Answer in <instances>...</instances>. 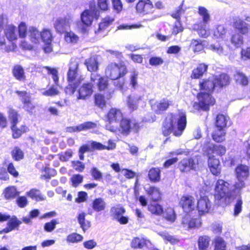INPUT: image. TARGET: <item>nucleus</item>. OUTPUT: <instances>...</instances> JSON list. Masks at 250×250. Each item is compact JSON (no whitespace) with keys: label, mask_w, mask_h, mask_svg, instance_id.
Here are the masks:
<instances>
[{"label":"nucleus","mask_w":250,"mask_h":250,"mask_svg":"<svg viewBox=\"0 0 250 250\" xmlns=\"http://www.w3.org/2000/svg\"><path fill=\"white\" fill-rule=\"evenodd\" d=\"M228 117L223 114H219L216 118L215 125L217 129H224L227 126Z\"/></svg>","instance_id":"nucleus-29"},{"label":"nucleus","mask_w":250,"mask_h":250,"mask_svg":"<svg viewBox=\"0 0 250 250\" xmlns=\"http://www.w3.org/2000/svg\"><path fill=\"white\" fill-rule=\"evenodd\" d=\"M57 224L58 222L55 219H52L50 222L45 223L43 227L44 231L47 232L53 231Z\"/></svg>","instance_id":"nucleus-56"},{"label":"nucleus","mask_w":250,"mask_h":250,"mask_svg":"<svg viewBox=\"0 0 250 250\" xmlns=\"http://www.w3.org/2000/svg\"><path fill=\"white\" fill-rule=\"evenodd\" d=\"M105 206V202L102 198L95 199L92 204L93 209L96 212H100L104 210Z\"/></svg>","instance_id":"nucleus-25"},{"label":"nucleus","mask_w":250,"mask_h":250,"mask_svg":"<svg viewBox=\"0 0 250 250\" xmlns=\"http://www.w3.org/2000/svg\"><path fill=\"white\" fill-rule=\"evenodd\" d=\"M19 192L14 187H10L4 190V197L6 199H11L15 198L19 195Z\"/></svg>","instance_id":"nucleus-35"},{"label":"nucleus","mask_w":250,"mask_h":250,"mask_svg":"<svg viewBox=\"0 0 250 250\" xmlns=\"http://www.w3.org/2000/svg\"><path fill=\"white\" fill-rule=\"evenodd\" d=\"M208 165L211 172L213 175H218L220 173L221 167L218 159L215 158L214 156H209L208 159Z\"/></svg>","instance_id":"nucleus-16"},{"label":"nucleus","mask_w":250,"mask_h":250,"mask_svg":"<svg viewBox=\"0 0 250 250\" xmlns=\"http://www.w3.org/2000/svg\"><path fill=\"white\" fill-rule=\"evenodd\" d=\"M122 116V113L120 110L111 108L107 115V119L109 124L106 125V128L111 132H115L117 126L111 125V124L119 122L121 120Z\"/></svg>","instance_id":"nucleus-8"},{"label":"nucleus","mask_w":250,"mask_h":250,"mask_svg":"<svg viewBox=\"0 0 250 250\" xmlns=\"http://www.w3.org/2000/svg\"><path fill=\"white\" fill-rule=\"evenodd\" d=\"M12 73L13 76L17 80L21 82H24L26 80L24 70L20 65H15L12 69Z\"/></svg>","instance_id":"nucleus-20"},{"label":"nucleus","mask_w":250,"mask_h":250,"mask_svg":"<svg viewBox=\"0 0 250 250\" xmlns=\"http://www.w3.org/2000/svg\"><path fill=\"white\" fill-rule=\"evenodd\" d=\"M71 18L69 16L58 18L54 22V27L56 32L65 33L70 29Z\"/></svg>","instance_id":"nucleus-9"},{"label":"nucleus","mask_w":250,"mask_h":250,"mask_svg":"<svg viewBox=\"0 0 250 250\" xmlns=\"http://www.w3.org/2000/svg\"><path fill=\"white\" fill-rule=\"evenodd\" d=\"M90 80L96 84L99 91H104L106 89L108 86L107 78L101 76L96 73H92L90 76Z\"/></svg>","instance_id":"nucleus-10"},{"label":"nucleus","mask_w":250,"mask_h":250,"mask_svg":"<svg viewBox=\"0 0 250 250\" xmlns=\"http://www.w3.org/2000/svg\"><path fill=\"white\" fill-rule=\"evenodd\" d=\"M78 99L85 100L93 93V84L90 83H84L78 90Z\"/></svg>","instance_id":"nucleus-11"},{"label":"nucleus","mask_w":250,"mask_h":250,"mask_svg":"<svg viewBox=\"0 0 250 250\" xmlns=\"http://www.w3.org/2000/svg\"><path fill=\"white\" fill-rule=\"evenodd\" d=\"M171 104V102L168 99L163 98L159 102H157L153 105V108L156 114H160L163 112L167 109L169 106Z\"/></svg>","instance_id":"nucleus-17"},{"label":"nucleus","mask_w":250,"mask_h":250,"mask_svg":"<svg viewBox=\"0 0 250 250\" xmlns=\"http://www.w3.org/2000/svg\"><path fill=\"white\" fill-rule=\"evenodd\" d=\"M225 241L221 237H217L215 240L214 250H226Z\"/></svg>","instance_id":"nucleus-58"},{"label":"nucleus","mask_w":250,"mask_h":250,"mask_svg":"<svg viewBox=\"0 0 250 250\" xmlns=\"http://www.w3.org/2000/svg\"><path fill=\"white\" fill-rule=\"evenodd\" d=\"M163 63V59L160 57H151L149 60V63L151 66H157L162 65Z\"/></svg>","instance_id":"nucleus-60"},{"label":"nucleus","mask_w":250,"mask_h":250,"mask_svg":"<svg viewBox=\"0 0 250 250\" xmlns=\"http://www.w3.org/2000/svg\"><path fill=\"white\" fill-rule=\"evenodd\" d=\"M235 173L237 182L229 187V184L222 179L218 180L215 187V197L218 199L225 198L229 200L234 198L241 194V189L245 187L244 180L249 174L248 167L246 166L239 165L235 168Z\"/></svg>","instance_id":"nucleus-1"},{"label":"nucleus","mask_w":250,"mask_h":250,"mask_svg":"<svg viewBox=\"0 0 250 250\" xmlns=\"http://www.w3.org/2000/svg\"><path fill=\"white\" fill-rule=\"evenodd\" d=\"M97 125L96 123L92 122H86L81 124L78 125V131L83 130H86L90 129H93L96 127Z\"/></svg>","instance_id":"nucleus-51"},{"label":"nucleus","mask_w":250,"mask_h":250,"mask_svg":"<svg viewBox=\"0 0 250 250\" xmlns=\"http://www.w3.org/2000/svg\"><path fill=\"white\" fill-rule=\"evenodd\" d=\"M68 85L65 88L64 91L66 94L71 95L76 91L80 82H68Z\"/></svg>","instance_id":"nucleus-42"},{"label":"nucleus","mask_w":250,"mask_h":250,"mask_svg":"<svg viewBox=\"0 0 250 250\" xmlns=\"http://www.w3.org/2000/svg\"><path fill=\"white\" fill-rule=\"evenodd\" d=\"M211 207L210 202L207 196L200 197L197 202V208L199 215L208 212Z\"/></svg>","instance_id":"nucleus-12"},{"label":"nucleus","mask_w":250,"mask_h":250,"mask_svg":"<svg viewBox=\"0 0 250 250\" xmlns=\"http://www.w3.org/2000/svg\"><path fill=\"white\" fill-rule=\"evenodd\" d=\"M203 42V41L201 40L193 39L191 41L190 47L193 49L194 52H200L204 49Z\"/></svg>","instance_id":"nucleus-39"},{"label":"nucleus","mask_w":250,"mask_h":250,"mask_svg":"<svg viewBox=\"0 0 250 250\" xmlns=\"http://www.w3.org/2000/svg\"><path fill=\"white\" fill-rule=\"evenodd\" d=\"M17 28L13 24L7 25L4 29V35L9 41H13L18 39L16 34Z\"/></svg>","instance_id":"nucleus-19"},{"label":"nucleus","mask_w":250,"mask_h":250,"mask_svg":"<svg viewBox=\"0 0 250 250\" xmlns=\"http://www.w3.org/2000/svg\"><path fill=\"white\" fill-rule=\"evenodd\" d=\"M198 10L199 14L202 17L203 22L207 23L209 21L210 18L208 10L204 7L199 6Z\"/></svg>","instance_id":"nucleus-57"},{"label":"nucleus","mask_w":250,"mask_h":250,"mask_svg":"<svg viewBox=\"0 0 250 250\" xmlns=\"http://www.w3.org/2000/svg\"><path fill=\"white\" fill-rule=\"evenodd\" d=\"M41 40L44 43H51L53 40L52 35L49 29H44L41 32Z\"/></svg>","instance_id":"nucleus-36"},{"label":"nucleus","mask_w":250,"mask_h":250,"mask_svg":"<svg viewBox=\"0 0 250 250\" xmlns=\"http://www.w3.org/2000/svg\"><path fill=\"white\" fill-rule=\"evenodd\" d=\"M113 21V19L109 18H105L103 22H101L99 25V30L102 31L104 30Z\"/></svg>","instance_id":"nucleus-63"},{"label":"nucleus","mask_w":250,"mask_h":250,"mask_svg":"<svg viewBox=\"0 0 250 250\" xmlns=\"http://www.w3.org/2000/svg\"><path fill=\"white\" fill-rule=\"evenodd\" d=\"M125 212V208L124 207L120 206V205L112 207L110 210L111 216L116 220L117 218H119V217L121 215H123Z\"/></svg>","instance_id":"nucleus-30"},{"label":"nucleus","mask_w":250,"mask_h":250,"mask_svg":"<svg viewBox=\"0 0 250 250\" xmlns=\"http://www.w3.org/2000/svg\"><path fill=\"white\" fill-rule=\"evenodd\" d=\"M196 163L192 158H185L182 160L179 164L178 167L181 171L188 172L190 170H194L196 168Z\"/></svg>","instance_id":"nucleus-13"},{"label":"nucleus","mask_w":250,"mask_h":250,"mask_svg":"<svg viewBox=\"0 0 250 250\" xmlns=\"http://www.w3.org/2000/svg\"><path fill=\"white\" fill-rule=\"evenodd\" d=\"M12 158L17 161H20L23 158L24 154L22 151L19 147L16 146L11 151Z\"/></svg>","instance_id":"nucleus-46"},{"label":"nucleus","mask_w":250,"mask_h":250,"mask_svg":"<svg viewBox=\"0 0 250 250\" xmlns=\"http://www.w3.org/2000/svg\"><path fill=\"white\" fill-rule=\"evenodd\" d=\"M235 80L237 83L242 86L247 85L249 83V80L245 74L240 71H236L234 75Z\"/></svg>","instance_id":"nucleus-32"},{"label":"nucleus","mask_w":250,"mask_h":250,"mask_svg":"<svg viewBox=\"0 0 250 250\" xmlns=\"http://www.w3.org/2000/svg\"><path fill=\"white\" fill-rule=\"evenodd\" d=\"M179 205L186 213L182 218L183 227L188 229L199 227L201 225L200 220L196 218H192L190 214L196 208L194 198L189 195L183 196L180 201Z\"/></svg>","instance_id":"nucleus-4"},{"label":"nucleus","mask_w":250,"mask_h":250,"mask_svg":"<svg viewBox=\"0 0 250 250\" xmlns=\"http://www.w3.org/2000/svg\"><path fill=\"white\" fill-rule=\"evenodd\" d=\"M148 178L152 182H157L160 180L161 170L158 167H152L148 171Z\"/></svg>","instance_id":"nucleus-26"},{"label":"nucleus","mask_w":250,"mask_h":250,"mask_svg":"<svg viewBox=\"0 0 250 250\" xmlns=\"http://www.w3.org/2000/svg\"><path fill=\"white\" fill-rule=\"evenodd\" d=\"M225 134L224 129H217L212 133V137L214 141L218 143L222 142L225 140Z\"/></svg>","instance_id":"nucleus-38"},{"label":"nucleus","mask_w":250,"mask_h":250,"mask_svg":"<svg viewBox=\"0 0 250 250\" xmlns=\"http://www.w3.org/2000/svg\"><path fill=\"white\" fill-rule=\"evenodd\" d=\"M187 125V118L185 113L168 115L164 120L162 127L165 136L173 133L175 136H180Z\"/></svg>","instance_id":"nucleus-3"},{"label":"nucleus","mask_w":250,"mask_h":250,"mask_svg":"<svg viewBox=\"0 0 250 250\" xmlns=\"http://www.w3.org/2000/svg\"><path fill=\"white\" fill-rule=\"evenodd\" d=\"M73 152L71 149H69L64 152H62L60 154L59 158L62 161L66 162L72 157Z\"/></svg>","instance_id":"nucleus-64"},{"label":"nucleus","mask_w":250,"mask_h":250,"mask_svg":"<svg viewBox=\"0 0 250 250\" xmlns=\"http://www.w3.org/2000/svg\"><path fill=\"white\" fill-rule=\"evenodd\" d=\"M148 210L152 214L156 215H161L164 211L162 206L156 202L148 205Z\"/></svg>","instance_id":"nucleus-33"},{"label":"nucleus","mask_w":250,"mask_h":250,"mask_svg":"<svg viewBox=\"0 0 250 250\" xmlns=\"http://www.w3.org/2000/svg\"><path fill=\"white\" fill-rule=\"evenodd\" d=\"M141 97L139 96H129L128 97L127 104L128 107L132 110H134L137 109V102L140 100Z\"/></svg>","instance_id":"nucleus-40"},{"label":"nucleus","mask_w":250,"mask_h":250,"mask_svg":"<svg viewBox=\"0 0 250 250\" xmlns=\"http://www.w3.org/2000/svg\"><path fill=\"white\" fill-rule=\"evenodd\" d=\"M78 62L74 61L70 63L69 69L67 72V81L68 82H75L79 76L78 73Z\"/></svg>","instance_id":"nucleus-14"},{"label":"nucleus","mask_w":250,"mask_h":250,"mask_svg":"<svg viewBox=\"0 0 250 250\" xmlns=\"http://www.w3.org/2000/svg\"><path fill=\"white\" fill-rule=\"evenodd\" d=\"M11 128L13 132L12 136L14 139L20 138L23 133L25 132V130L19 129L16 125H12Z\"/></svg>","instance_id":"nucleus-61"},{"label":"nucleus","mask_w":250,"mask_h":250,"mask_svg":"<svg viewBox=\"0 0 250 250\" xmlns=\"http://www.w3.org/2000/svg\"><path fill=\"white\" fill-rule=\"evenodd\" d=\"M145 189L147 193L153 201H157L161 198V193L157 188L150 186L147 188H145Z\"/></svg>","instance_id":"nucleus-27"},{"label":"nucleus","mask_w":250,"mask_h":250,"mask_svg":"<svg viewBox=\"0 0 250 250\" xmlns=\"http://www.w3.org/2000/svg\"><path fill=\"white\" fill-rule=\"evenodd\" d=\"M208 65L205 63L199 64L196 68L192 70L191 78L193 79H199L202 77L203 74L207 72Z\"/></svg>","instance_id":"nucleus-21"},{"label":"nucleus","mask_w":250,"mask_h":250,"mask_svg":"<svg viewBox=\"0 0 250 250\" xmlns=\"http://www.w3.org/2000/svg\"><path fill=\"white\" fill-rule=\"evenodd\" d=\"M94 103L96 106L103 108L105 106L106 101L104 96L101 94H96L94 95Z\"/></svg>","instance_id":"nucleus-43"},{"label":"nucleus","mask_w":250,"mask_h":250,"mask_svg":"<svg viewBox=\"0 0 250 250\" xmlns=\"http://www.w3.org/2000/svg\"><path fill=\"white\" fill-rule=\"evenodd\" d=\"M28 33L31 41L35 43H39L41 41V32H40L38 29L33 27H29Z\"/></svg>","instance_id":"nucleus-23"},{"label":"nucleus","mask_w":250,"mask_h":250,"mask_svg":"<svg viewBox=\"0 0 250 250\" xmlns=\"http://www.w3.org/2000/svg\"><path fill=\"white\" fill-rule=\"evenodd\" d=\"M19 36L20 38L24 39L27 35V27L24 22H21L18 26Z\"/></svg>","instance_id":"nucleus-54"},{"label":"nucleus","mask_w":250,"mask_h":250,"mask_svg":"<svg viewBox=\"0 0 250 250\" xmlns=\"http://www.w3.org/2000/svg\"><path fill=\"white\" fill-rule=\"evenodd\" d=\"M72 167L73 168L79 172H82L85 168V165L82 162L77 161H72L71 162Z\"/></svg>","instance_id":"nucleus-59"},{"label":"nucleus","mask_w":250,"mask_h":250,"mask_svg":"<svg viewBox=\"0 0 250 250\" xmlns=\"http://www.w3.org/2000/svg\"><path fill=\"white\" fill-rule=\"evenodd\" d=\"M231 43L236 47H239L243 43V38L242 35L238 33L233 34L230 39Z\"/></svg>","instance_id":"nucleus-41"},{"label":"nucleus","mask_w":250,"mask_h":250,"mask_svg":"<svg viewBox=\"0 0 250 250\" xmlns=\"http://www.w3.org/2000/svg\"><path fill=\"white\" fill-rule=\"evenodd\" d=\"M235 27L242 34H246L248 32V24L241 20H238L234 22Z\"/></svg>","instance_id":"nucleus-31"},{"label":"nucleus","mask_w":250,"mask_h":250,"mask_svg":"<svg viewBox=\"0 0 250 250\" xmlns=\"http://www.w3.org/2000/svg\"><path fill=\"white\" fill-rule=\"evenodd\" d=\"M87 70L90 72H94L98 70L99 63L97 59L94 57H90L85 60L84 62Z\"/></svg>","instance_id":"nucleus-24"},{"label":"nucleus","mask_w":250,"mask_h":250,"mask_svg":"<svg viewBox=\"0 0 250 250\" xmlns=\"http://www.w3.org/2000/svg\"><path fill=\"white\" fill-rule=\"evenodd\" d=\"M242 200L241 197H239L237 199L236 203L234 205L233 215L234 216H238L242 211Z\"/></svg>","instance_id":"nucleus-62"},{"label":"nucleus","mask_w":250,"mask_h":250,"mask_svg":"<svg viewBox=\"0 0 250 250\" xmlns=\"http://www.w3.org/2000/svg\"><path fill=\"white\" fill-rule=\"evenodd\" d=\"M126 66L122 63H111L106 68L105 73L110 79L123 77L127 73Z\"/></svg>","instance_id":"nucleus-6"},{"label":"nucleus","mask_w":250,"mask_h":250,"mask_svg":"<svg viewBox=\"0 0 250 250\" xmlns=\"http://www.w3.org/2000/svg\"><path fill=\"white\" fill-rule=\"evenodd\" d=\"M44 68L47 71L49 74L52 75V79L56 85H58L59 76L58 71L55 68H51L49 66H45Z\"/></svg>","instance_id":"nucleus-48"},{"label":"nucleus","mask_w":250,"mask_h":250,"mask_svg":"<svg viewBox=\"0 0 250 250\" xmlns=\"http://www.w3.org/2000/svg\"><path fill=\"white\" fill-rule=\"evenodd\" d=\"M83 180V176L80 174H73L70 178L72 183V186L74 187H77L81 184Z\"/></svg>","instance_id":"nucleus-49"},{"label":"nucleus","mask_w":250,"mask_h":250,"mask_svg":"<svg viewBox=\"0 0 250 250\" xmlns=\"http://www.w3.org/2000/svg\"><path fill=\"white\" fill-rule=\"evenodd\" d=\"M92 178L96 181H101L103 178V173L96 167H93L90 171Z\"/></svg>","instance_id":"nucleus-55"},{"label":"nucleus","mask_w":250,"mask_h":250,"mask_svg":"<svg viewBox=\"0 0 250 250\" xmlns=\"http://www.w3.org/2000/svg\"><path fill=\"white\" fill-rule=\"evenodd\" d=\"M183 13H184V10L181 6H179V9L177 10L176 12L173 13L171 15L173 18L176 19V22L172 31V34L175 35L183 30V27L180 22L181 15Z\"/></svg>","instance_id":"nucleus-15"},{"label":"nucleus","mask_w":250,"mask_h":250,"mask_svg":"<svg viewBox=\"0 0 250 250\" xmlns=\"http://www.w3.org/2000/svg\"><path fill=\"white\" fill-rule=\"evenodd\" d=\"M16 93L20 96V100L23 104H25L31 101V97L30 94L26 91H16Z\"/></svg>","instance_id":"nucleus-47"},{"label":"nucleus","mask_w":250,"mask_h":250,"mask_svg":"<svg viewBox=\"0 0 250 250\" xmlns=\"http://www.w3.org/2000/svg\"><path fill=\"white\" fill-rule=\"evenodd\" d=\"M120 122V125L118 128L121 134L128 135L131 129L134 132H137L140 129L139 124L136 120H131L127 118L122 117Z\"/></svg>","instance_id":"nucleus-7"},{"label":"nucleus","mask_w":250,"mask_h":250,"mask_svg":"<svg viewBox=\"0 0 250 250\" xmlns=\"http://www.w3.org/2000/svg\"><path fill=\"white\" fill-rule=\"evenodd\" d=\"M208 150L219 156L225 154L226 152L225 147L221 145L210 144L208 147Z\"/></svg>","instance_id":"nucleus-28"},{"label":"nucleus","mask_w":250,"mask_h":250,"mask_svg":"<svg viewBox=\"0 0 250 250\" xmlns=\"http://www.w3.org/2000/svg\"><path fill=\"white\" fill-rule=\"evenodd\" d=\"M64 39L68 43L74 44L79 40V37L72 31H67L65 33Z\"/></svg>","instance_id":"nucleus-37"},{"label":"nucleus","mask_w":250,"mask_h":250,"mask_svg":"<svg viewBox=\"0 0 250 250\" xmlns=\"http://www.w3.org/2000/svg\"><path fill=\"white\" fill-rule=\"evenodd\" d=\"M8 116L12 125H17L18 123V112L13 108H9Z\"/></svg>","instance_id":"nucleus-50"},{"label":"nucleus","mask_w":250,"mask_h":250,"mask_svg":"<svg viewBox=\"0 0 250 250\" xmlns=\"http://www.w3.org/2000/svg\"><path fill=\"white\" fill-rule=\"evenodd\" d=\"M26 195L37 202L44 201L46 199V197L42 194L39 189L37 188L30 189L26 192Z\"/></svg>","instance_id":"nucleus-22"},{"label":"nucleus","mask_w":250,"mask_h":250,"mask_svg":"<svg viewBox=\"0 0 250 250\" xmlns=\"http://www.w3.org/2000/svg\"><path fill=\"white\" fill-rule=\"evenodd\" d=\"M86 214L84 212L80 213L78 216V221L80 225L81 228L85 231L90 227V223L85 220Z\"/></svg>","instance_id":"nucleus-34"},{"label":"nucleus","mask_w":250,"mask_h":250,"mask_svg":"<svg viewBox=\"0 0 250 250\" xmlns=\"http://www.w3.org/2000/svg\"><path fill=\"white\" fill-rule=\"evenodd\" d=\"M7 225L9 226L13 230L17 229L20 225L22 223L21 221L19 220L18 218L14 215L8 220Z\"/></svg>","instance_id":"nucleus-45"},{"label":"nucleus","mask_w":250,"mask_h":250,"mask_svg":"<svg viewBox=\"0 0 250 250\" xmlns=\"http://www.w3.org/2000/svg\"><path fill=\"white\" fill-rule=\"evenodd\" d=\"M198 244L199 249H206L209 244V238L206 236H200L198 239Z\"/></svg>","instance_id":"nucleus-52"},{"label":"nucleus","mask_w":250,"mask_h":250,"mask_svg":"<svg viewBox=\"0 0 250 250\" xmlns=\"http://www.w3.org/2000/svg\"><path fill=\"white\" fill-rule=\"evenodd\" d=\"M83 237L77 233H72L68 235L66 240L69 243H78L82 241Z\"/></svg>","instance_id":"nucleus-53"},{"label":"nucleus","mask_w":250,"mask_h":250,"mask_svg":"<svg viewBox=\"0 0 250 250\" xmlns=\"http://www.w3.org/2000/svg\"><path fill=\"white\" fill-rule=\"evenodd\" d=\"M131 245L134 249H142L144 246H146V242L143 238L136 237L132 240Z\"/></svg>","instance_id":"nucleus-44"},{"label":"nucleus","mask_w":250,"mask_h":250,"mask_svg":"<svg viewBox=\"0 0 250 250\" xmlns=\"http://www.w3.org/2000/svg\"><path fill=\"white\" fill-rule=\"evenodd\" d=\"M217 85V91L221 90L223 86H227L229 83V77L228 75L225 73H222L219 76L216 77L214 79Z\"/></svg>","instance_id":"nucleus-18"},{"label":"nucleus","mask_w":250,"mask_h":250,"mask_svg":"<svg viewBox=\"0 0 250 250\" xmlns=\"http://www.w3.org/2000/svg\"><path fill=\"white\" fill-rule=\"evenodd\" d=\"M199 87L201 92L197 96L199 102H195L193 107L196 110L208 111L209 106L215 104L211 93L217 88V85L214 79H203L200 82Z\"/></svg>","instance_id":"nucleus-2"},{"label":"nucleus","mask_w":250,"mask_h":250,"mask_svg":"<svg viewBox=\"0 0 250 250\" xmlns=\"http://www.w3.org/2000/svg\"><path fill=\"white\" fill-rule=\"evenodd\" d=\"M100 16V11L94 1L89 2V9L84 10L81 15V21L77 23L79 30L83 33H86L87 27L90 26L93 19H98Z\"/></svg>","instance_id":"nucleus-5"}]
</instances>
